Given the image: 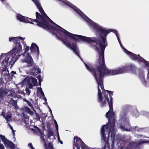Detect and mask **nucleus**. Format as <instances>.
<instances>
[{
    "label": "nucleus",
    "instance_id": "nucleus-30",
    "mask_svg": "<svg viewBox=\"0 0 149 149\" xmlns=\"http://www.w3.org/2000/svg\"><path fill=\"white\" fill-rule=\"evenodd\" d=\"M45 101H46V100H47V99L45 97Z\"/></svg>",
    "mask_w": 149,
    "mask_h": 149
},
{
    "label": "nucleus",
    "instance_id": "nucleus-18",
    "mask_svg": "<svg viewBox=\"0 0 149 149\" xmlns=\"http://www.w3.org/2000/svg\"><path fill=\"white\" fill-rule=\"evenodd\" d=\"M57 132V134H58V140L59 141V142L61 144H62L63 143V142L61 141V140H60V138L59 137V133H58V132Z\"/></svg>",
    "mask_w": 149,
    "mask_h": 149
},
{
    "label": "nucleus",
    "instance_id": "nucleus-23",
    "mask_svg": "<svg viewBox=\"0 0 149 149\" xmlns=\"http://www.w3.org/2000/svg\"><path fill=\"white\" fill-rule=\"evenodd\" d=\"M130 146H134V145H135V143L134 142H132L130 143Z\"/></svg>",
    "mask_w": 149,
    "mask_h": 149
},
{
    "label": "nucleus",
    "instance_id": "nucleus-9",
    "mask_svg": "<svg viewBox=\"0 0 149 149\" xmlns=\"http://www.w3.org/2000/svg\"><path fill=\"white\" fill-rule=\"evenodd\" d=\"M30 49L32 52H36L38 54L39 52L38 47L36 44L33 43L31 44Z\"/></svg>",
    "mask_w": 149,
    "mask_h": 149
},
{
    "label": "nucleus",
    "instance_id": "nucleus-27",
    "mask_svg": "<svg viewBox=\"0 0 149 149\" xmlns=\"http://www.w3.org/2000/svg\"><path fill=\"white\" fill-rule=\"evenodd\" d=\"M37 129L38 130V131L39 132H40V129L39 128H38V127H37Z\"/></svg>",
    "mask_w": 149,
    "mask_h": 149
},
{
    "label": "nucleus",
    "instance_id": "nucleus-17",
    "mask_svg": "<svg viewBox=\"0 0 149 149\" xmlns=\"http://www.w3.org/2000/svg\"><path fill=\"white\" fill-rule=\"evenodd\" d=\"M54 124L55 125V127L56 128V130H57V132H58V125L57 123L55 120H54Z\"/></svg>",
    "mask_w": 149,
    "mask_h": 149
},
{
    "label": "nucleus",
    "instance_id": "nucleus-6",
    "mask_svg": "<svg viewBox=\"0 0 149 149\" xmlns=\"http://www.w3.org/2000/svg\"><path fill=\"white\" fill-rule=\"evenodd\" d=\"M16 17L17 19L20 22L33 24L32 20L30 18L25 17L20 14H17Z\"/></svg>",
    "mask_w": 149,
    "mask_h": 149
},
{
    "label": "nucleus",
    "instance_id": "nucleus-15",
    "mask_svg": "<svg viewBox=\"0 0 149 149\" xmlns=\"http://www.w3.org/2000/svg\"><path fill=\"white\" fill-rule=\"evenodd\" d=\"M38 78L39 81V85L40 86L41 85V82L42 80L41 76L40 75H39L38 77Z\"/></svg>",
    "mask_w": 149,
    "mask_h": 149
},
{
    "label": "nucleus",
    "instance_id": "nucleus-20",
    "mask_svg": "<svg viewBox=\"0 0 149 149\" xmlns=\"http://www.w3.org/2000/svg\"><path fill=\"white\" fill-rule=\"evenodd\" d=\"M26 94L28 95H29L30 92V91L29 89L28 88H26Z\"/></svg>",
    "mask_w": 149,
    "mask_h": 149
},
{
    "label": "nucleus",
    "instance_id": "nucleus-13",
    "mask_svg": "<svg viewBox=\"0 0 149 149\" xmlns=\"http://www.w3.org/2000/svg\"><path fill=\"white\" fill-rule=\"evenodd\" d=\"M37 91L38 93H40L43 97H45V95L42 90V88H41L38 87L37 88Z\"/></svg>",
    "mask_w": 149,
    "mask_h": 149
},
{
    "label": "nucleus",
    "instance_id": "nucleus-4",
    "mask_svg": "<svg viewBox=\"0 0 149 149\" xmlns=\"http://www.w3.org/2000/svg\"><path fill=\"white\" fill-rule=\"evenodd\" d=\"M74 149H93L88 147L81 140L77 137H74Z\"/></svg>",
    "mask_w": 149,
    "mask_h": 149
},
{
    "label": "nucleus",
    "instance_id": "nucleus-12",
    "mask_svg": "<svg viewBox=\"0 0 149 149\" xmlns=\"http://www.w3.org/2000/svg\"><path fill=\"white\" fill-rule=\"evenodd\" d=\"M5 118L8 123L12 121L11 116L10 114H8L5 117Z\"/></svg>",
    "mask_w": 149,
    "mask_h": 149
},
{
    "label": "nucleus",
    "instance_id": "nucleus-3",
    "mask_svg": "<svg viewBox=\"0 0 149 149\" xmlns=\"http://www.w3.org/2000/svg\"><path fill=\"white\" fill-rule=\"evenodd\" d=\"M21 61L23 63H26L28 67H33L31 71L32 74L35 75L40 73V69L37 65L35 64L32 57L29 53H27L26 55L25 58L22 59Z\"/></svg>",
    "mask_w": 149,
    "mask_h": 149
},
{
    "label": "nucleus",
    "instance_id": "nucleus-10",
    "mask_svg": "<svg viewBox=\"0 0 149 149\" xmlns=\"http://www.w3.org/2000/svg\"><path fill=\"white\" fill-rule=\"evenodd\" d=\"M139 78L141 81L142 84L144 86H148L147 82L145 80L144 75L143 74H140L139 75Z\"/></svg>",
    "mask_w": 149,
    "mask_h": 149
},
{
    "label": "nucleus",
    "instance_id": "nucleus-29",
    "mask_svg": "<svg viewBox=\"0 0 149 149\" xmlns=\"http://www.w3.org/2000/svg\"><path fill=\"white\" fill-rule=\"evenodd\" d=\"M12 73H14V74H15V72H14V71H13L12 72Z\"/></svg>",
    "mask_w": 149,
    "mask_h": 149
},
{
    "label": "nucleus",
    "instance_id": "nucleus-14",
    "mask_svg": "<svg viewBox=\"0 0 149 149\" xmlns=\"http://www.w3.org/2000/svg\"><path fill=\"white\" fill-rule=\"evenodd\" d=\"M10 103L13 104L15 108L17 107L16 101L14 100L13 99H11L10 101Z\"/></svg>",
    "mask_w": 149,
    "mask_h": 149
},
{
    "label": "nucleus",
    "instance_id": "nucleus-22",
    "mask_svg": "<svg viewBox=\"0 0 149 149\" xmlns=\"http://www.w3.org/2000/svg\"><path fill=\"white\" fill-rule=\"evenodd\" d=\"M29 46H26L25 49V52H27L29 49Z\"/></svg>",
    "mask_w": 149,
    "mask_h": 149
},
{
    "label": "nucleus",
    "instance_id": "nucleus-19",
    "mask_svg": "<svg viewBox=\"0 0 149 149\" xmlns=\"http://www.w3.org/2000/svg\"><path fill=\"white\" fill-rule=\"evenodd\" d=\"M53 132L51 131L48 132V136L49 137H50L51 136H53Z\"/></svg>",
    "mask_w": 149,
    "mask_h": 149
},
{
    "label": "nucleus",
    "instance_id": "nucleus-11",
    "mask_svg": "<svg viewBox=\"0 0 149 149\" xmlns=\"http://www.w3.org/2000/svg\"><path fill=\"white\" fill-rule=\"evenodd\" d=\"M23 111L29 113L31 115H32L33 114V113L29 108L27 107H24L22 109Z\"/></svg>",
    "mask_w": 149,
    "mask_h": 149
},
{
    "label": "nucleus",
    "instance_id": "nucleus-8",
    "mask_svg": "<svg viewBox=\"0 0 149 149\" xmlns=\"http://www.w3.org/2000/svg\"><path fill=\"white\" fill-rule=\"evenodd\" d=\"M44 135L42 133H41V138L42 140L43 141L45 146L46 149H53V147L52 146V144L51 143H50L48 144L47 145H45V140L44 138Z\"/></svg>",
    "mask_w": 149,
    "mask_h": 149
},
{
    "label": "nucleus",
    "instance_id": "nucleus-1",
    "mask_svg": "<svg viewBox=\"0 0 149 149\" xmlns=\"http://www.w3.org/2000/svg\"><path fill=\"white\" fill-rule=\"evenodd\" d=\"M89 26L93 28L96 32V34H100L99 40H96L95 38H90L82 36H76V40H82L91 44L93 48L97 52V62L99 65L97 70H94L84 63L86 68L87 70L92 72L98 84V100L100 103L101 106L103 107L108 103L109 110L107 113L106 117L109 120L108 125L102 126L101 129H114L115 114L113 112L112 107V92L105 90L104 89L102 79L105 74L115 75L127 72V70L130 68L133 69L134 66L131 65L130 66L119 68L115 70H111L106 68L104 61V50L107 45L106 37L107 35L111 32L109 30H106L99 25L92 22Z\"/></svg>",
    "mask_w": 149,
    "mask_h": 149
},
{
    "label": "nucleus",
    "instance_id": "nucleus-7",
    "mask_svg": "<svg viewBox=\"0 0 149 149\" xmlns=\"http://www.w3.org/2000/svg\"><path fill=\"white\" fill-rule=\"evenodd\" d=\"M124 125V126L122 125H121L120 128L122 131H130L132 129L130 127V125L127 120H126L123 123Z\"/></svg>",
    "mask_w": 149,
    "mask_h": 149
},
{
    "label": "nucleus",
    "instance_id": "nucleus-28",
    "mask_svg": "<svg viewBox=\"0 0 149 149\" xmlns=\"http://www.w3.org/2000/svg\"><path fill=\"white\" fill-rule=\"evenodd\" d=\"M49 110H50V111L51 113L52 114V111L51 110L50 108H49Z\"/></svg>",
    "mask_w": 149,
    "mask_h": 149
},
{
    "label": "nucleus",
    "instance_id": "nucleus-26",
    "mask_svg": "<svg viewBox=\"0 0 149 149\" xmlns=\"http://www.w3.org/2000/svg\"><path fill=\"white\" fill-rule=\"evenodd\" d=\"M1 1L3 3H4L5 2V0H1Z\"/></svg>",
    "mask_w": 149,
    "mask_h": 149
},
{
    "label": "nucleus",
    "instance_id": "nucleus-21",
    "mask_svg": "<svg viewBox=\"0 0 149 149\" xmlns=\"http://www.w3.org/2000/svg\"><path fill=\"white\" fill-rule=\"evenodd\" d=\"M8 125L9 127L10 128L11 130L12 131L13 133H14V131L13 130V128L12 126H11L10 124H8Z\"/></svg>",
    "mask_w": 149,
    "mask_h": 149
},
{
    "label": "nucleus",
    "instance_id": "nucleus-25",
    "mask_svg": "<svg viewBox=\"0 0 149 149\" xmlns=\"http://www.w3.org/2000/svg\"><path fill=\"white\" fill-rule=\"evenodd\" d=\"M135 130H137V131H139L140 130V129H139V128H138L137 127H136Z\"/></svg>",
    "mask_w": 149,
    "mask_h": 149
},
{
    "label": "nucleus",
    "instance_id": "nucleus-16",
    "mask_svg": "<svg viewBox=\"0 0 149 149\" xmlns=\"http://www.w3.org/2000/svg\"><path fill=\"white\" fill-rule=\"evenodd\" d=\"M141 143H149V138L145 139H142Z\"/></svg>",
    "mask_w": 149,
    "mask_h": 149
},
{
    "label": "nucleus",
    "instance_id": "nucleus-5",
    "mask_svg": "<svg viewBox=\"0 0 149 149\" xmlns=\"http://www.w3.org/2000/svg\"><path fill=\"white\" fill-rule=\"evenodd\" d=\"M24 84L26 83L28 84L29 87L30 88H32L33 86L36 85L37 81L36 79L31 77H27L25 78L23 81Z\"/></svg>",
    "mask_w": 149,
    "mask_h": 149
},
{
    "label": "nucleus",
    "instance_id": "nucleus-2",
    "mask_svg": "<svg viewBox=\"0 0 149 149\" xmlns=\"http://www.w3.org/2000/svg\"><path fill=\"white\" fill-rule=\"evenodd\" d=\"M25 38L19 36L11 37L9 38V41L13 42L15 44L13 49L7 53L1 54L0 56V69L2 72L6 70L8 65L13 64L17 60L16 54H19L22 50V45L20 43L19 40H22V42L24 45H26L24 41Z\"/></svg>",
    "mask_w": 149,
    "mask_h": 149
},
{
    "label": "nucleus",
    "instance_id": "nucleus-24",
    "mask_svg": "<svg viewBox=\"0 0 149 149\" xmlns=\"http://www.w3.org/2000/svg\"><path fill=\"white\" fill-rule=\"evenodd\" d=\"M28 105L30 107H31L32 106V104L29 102H28Z\"/></svg>",
    "mask_w": 149,
    "mask_h": 149
}]
</instances>
